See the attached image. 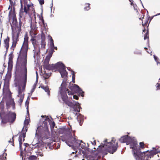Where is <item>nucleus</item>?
<instances>
[{"instance_id": "1", "label": "nucleus", "mask_w": 160, "mask_h": 160, "mask_svg": "<svg viewBox=\"0 0 160 160\" xmlns=\"http://www.w3.org/2000/svg\"><path fill=\"white\" fill-rule=\"evenodd\" d=\"M129 144L130 148L132 149L133 155L136 160H150L149 158H151L159 152L158 148L153 147L152 150L141 152L134 138H132V141Z\"/></svg>"}, {"instance_id": "2", "label": "nucleus", "mask_w": 160, "mask_h": 160, "mask_svg": "<svg viewBox=\"0 0 160 160\" xmlns=\"http://www.w3.org/2000/svg\"><path fill=\"white\" fill-rule=\"evenodd\" d=\"M66 82H62L60 88V94L61 95L62 99L63 102L68 106L72 108L74 112H79L80 109L82 108L80 106V104L77 102L73 101V102H70L68 100V97L67 95V92L68 95L70 94L68 91V90L66 88Z\"/></svg>"}, {"instance_id": "3", "label": "nucleus", "mask_w": 160, "mask_h": 160, "mask_svg": "<svg viewBox=\"0 0 160 160\" xmlns=\"http://www.w3.org/2000/svg\"><path fill=\"white\" fill-rule=\"evenodd\" d=\"M24 40L17 58L16 66H19L20 61L21 68H27V52L28 49V38L25 37Z\"/></svg>"}, {"instance_id": "4", "label": "nucleus", "mask_w": 160, "mask_h": 160, "mask_svg": "<svg viewBox=\"0 0 160 160\" xmlns=\"http://www.w3.org/2000/svg\"><path fill=\"white\" fill-rule=\"evenodd\" d=\"M66 133L65 138H62L61 140L62 141L65 142V143L70 147L72 148L74 146L77 148H79L81 142L83 143L82 140H78L77 139V137L74 134L73 135L71 132V130L69 128H66L65 130Z\"/></svg>"}, {"instance_id": "5", "label": "nucleus", "mask_w": 160, "mask_h": 160, "mask_svg": "<svg viewBox=\"0 0 160 160\" xmlns=\"http://www.w3.org/2000/svg\"><path fill=\"white\" fill-rule=\"evenodd\" d=\"M107 139H106L104 141V143H102L99 147L101 148V151L102 152L103 155H106L107 154L108 152L110 153L113 154L117 150L118 147V143H116L113 141V140H112V142H108Z\"/></svg>"}, {"instance_id": "6", "label": "nucleus", "mask_w": 160, "mask_h": 160, "mask_svg": "<svg viewBox=\"0 0 160 160\" xmlns=\"http://www.w3.org/2000/svg\"><path fill=\"white\" fill-rule=\"evenodd\" d=\"M43 67L47 70H53L58 68V71L60 73L62 78H65L68 76V73L65 69L66 67L61 62H59L55 64H50L49 63H44Z\"/></svg>"}, {"instance_id": "7", "label": "nucleus", "mask_w": 160, "mask_h": 160, "mask_svg": "<svg viewBox=\"0 0 160 160\" xmlns=\"http://www.w3.org/2000/svg\"><path fill=\"white\" fill-rule=\"evenodd\" d=\"M1 118L2 119L1 124L9 122L10 123H12L16 119V114L14 113L9 112L3 118H2L1 117Z\"/></svg>"}, {"instance_id": "8", "label": "nucleus", "mask_w": 160, "mask_h": 160, "mask_svg": "<svg viewBox=\"0 0 160 160\" xmlns=\"http://www.w3.org/2000/svg\"><path fill=\"white\" fill-rule=\"evenodd\" d=\"M22 75V79L24 81L23 85L22 87V91L25 90L26 85L27 82V68H21Z\"/></svg>"}, {"instance_id": "9", "label": "nucleus", "mask_w": 160, "mask_h": 160, "mask_svg": "<svg viewBox=\"0 0 160 160\" xmlns=\"http://www.w3.org/2000/svg\"><path fill=\"white\" fill-rule=\"evenodd\" d=\"M119 140L121 143L126 142L127 145L129 144L132 141V138L128 135L123 136L119 139Z\"/></svg>"}, {"instance_id": "10", "label": "nucleus", "mask_w": 160, "mask_h": 160, "mask_svg": "<svg viewBox=\"0 0 160 160\" xmlns=\"http://www.w3.org/2000/svg\"><path fill=\"white\" fill-rule=\"evenodd\" d=\"M49 40L50 50L49 51V52L52 54L53 52H54V49L57 50L58 48L57 47L54 46V41L51 36H50Z\"/></svg>"}, {"instance_id": "11", "label": "nucleus", "mask_w": 160, "mask_h": 160, "mask_svg": "<svg viewBox=\"0 0 160 160\" xmlns=\"http://www.w3.org/2000/svg\"><path fill=\"white\" fill-rule=\"evenodd\" d=\"M74 89L82 97L84 96V92L82 90V89L77 84H74Z\"/></svg>"}, {"instance_id": "12", "label": "nucleus", "mask_w": 160, "mask_h": 160, "mask_svg": "<svg viewBox=\"0 0 160 160\" xmlns=\"http://www.w3.org/2000/svg\"><path fill=\"white\" fill-rule=\"evenodd\" d=\"M10 105L12 106V108L13 109H15V103L13 98H11L8 101L6 102V106L8 108H9Z\"/></svg>"}, {"instance_id": "13", "label": "nucleus", "mask_w": 160, "mask_h": 160, "mask_svg": "<svg viewBox=\"0 0 160 160\" xmlns=\"http://www.w3.org/2000/svg\"><path fill=\"white\" fill-rule=\"evenodd\" d=\"M12 56H9V61L8 63V69H11L12 68Z\"/></svg>"}, {"instance_id": "14", "label": "nucleus", "mask_w": 160, "mask_h": 160, "mask_svg": "<svg viewBox=\"0 0 160 160\" xmlns=\"http://www.w3.org/2000/svg\"><path fill=\"white\" fill-rule=\"evenodd\" d=\"M11 15H12V16H16L15 12V8L14 7H13L12 8H11L9 12L8 16L9 18V20L11 18Z\"/></svg>"}, {"instance_id": "15", "label": "nucleus", "mask_w": 160, "mask_h": 160, "mask_svg": "<svg viewBox=\"0 0 160 160\" xmlns=\"http://www.w3.org/2000/svg\"><path fill=\"white\" fill-rule=\"evenodd\" d=\"M77 119L80 125H81L82 124V122L83 121V116L80 114H79V115L77 117Z\"/></svg>"}, {"instance_id": "16", "label": "nucleus", "mask_w": 160, "mask_h": 160, "mask_svg": "<svg viewBox=\"0 0 160 160\" xmlns=\"http://www.w3.org/2000/svg\"><path fill=\"white\" fill-rule=\"evenodd\" d=\"M52 54L48 52V54L47 55L44 61V63H49L51 58L52 57Z\"/></svg>"}, {"instance_id": "17", "label": "nucleus", "mask_w": 160, "mask_h": 160, "mask_svg": "<svg viewBox=\"0 0 160 160\" xmlns=\"http://www.w3.org/2000/svg\"><path fill=\"white\" fill-rule=\"evenodd\" d=\"M52 54L48 52V54L47 55L44 61V63H49L51 58L52 57Z\"/></svg>"}, {"instance_id": "18", "label": "nucleus", "mask_w": 160, "mask_h": 160, "mask_svg": "<svg viewBox=\"0 0 160 160\" xmlns=\"http://www.w3.org/2000/svg\"><path fill=\"white\" fill-rule=\"evenodd\" d=\"M52 54L48 52V54L47 55L44 61V63H49L51 58L52 57Z\"/></svg>"}, {"instance_id": "19", "label": "nucleus", "mask_w": 160, "mask_h": 160, "mask_svg": "<svg viewBox=\"0 0 160 160\" xmlns=\"http://www.w3.org/2000/svg\"><path fill=\"white\" fill-rule=\"evenodd\" d=\"M52 54L48 52V54L47 55L44 61V63H49L51 58L52 57Z\"/></svg>"}, {"instance_id": "20", "label": "nucleus", "mask_w": 160, "mask_h": 160, "mask_svg": "<svg viewBox=\"0 0 160 160\" xmlns=\"http://www.w3.org/2000/svg\"><path fill=\"white\" fill-rule=\"evenodd\" d=\"M41 88L43 89L45 91L47 92L48 95L49 96L50 95V91L49 89V88L47 86H41Z\"/></svg>"}, {"instance_id": "21", "label": "nucleus", "mask_w": 160, "mask_h": 160, "mask_svg": "<svg viewBox=\"0 0 160 160\" xmlns=\"http://www.w3.org/2000/svg\"><path fill=\"white\" fill-rule=\"evenodd\" d=\"M18 140L19 142V148L21 150V154H22V136H21V135H20L18 138Z\"/></svg>"}, {"instance_id": "22", "label": "nucleus", "mask_w": 160, "mask_h": 160, "mask_svg": "<svg viewBox=\"0 0 160 160\" xmlns=\"http://www.w3.org/2000/svg\"><path fill=\"white\" fill-rule=\"evenodd\" d=\"M47 118H48L47 117H46V118L45 119V120L44 121H42L43 122L42 126V128H44L45 129H47L48 128V122L46 121V120Z\"/></svg>"}, {"instance_id": "23", "label": "nucleus", "mask_w": 160, "mask_h": 160, "mask_svg": "<svg viewBox=\"0 0 160 160\" xmlns=\"http://www.w3.org/2000/svg\"><path fill=\"white\" fill-rule=\"evenodd\" d=\"M22 25V22L21 21V19L19 18V24H18V22H17V24H16L15 27L18 29L20 31L21 30Z\"/></svg>"}, {"instance_id": "24", "label": "nucleus", "mask_w": 160, "mask_h": 160, "mask_svg": "<svg viewBox=\"0 0 160 160\" xmlns=\"http://www.w3.org/2000/svg\"><path fill=\"white\" fill-rule=\"evenodd\" d=\"M12 24L16 26V24H17L18 22L16 16H12Z\"/></svg>"}, {"instance_id": "25", "label": "nucleus", "mask_w": 160, "mask_h": 160, "mask_svg": "<svg viewBox=\"0 0 160 160\" xmlns=\"http://www.w3.org/2000/svg\"><path fill=\"white\" fill-rule=\"evenodd\" d=\"M17 38H15L13 36H12V40L13 41L12 47L14 48L16 47L17 43Z\"/></svg>"}, {"instance_id": "26", "label": "nucleus", "mask_w": 160, "mask_h": 160, "mask_svg": "<svg viewBox=\"0 0 160 160\" xmlns=\"http://www.w3.org/2000/svg\"><path fill=\"white\" fill-rule=\"evenodd\" d=\"M24 95L23 94V95H21V96L19 97H20V99L18 102L20 106H21L22 103L23 101V99L24 98Z\"/></svg>"}, {"instance_id": "27", "label": "nucleus", "mask_w": 160, "mask_h": 160, "mask_svg": "<svg viewBox=\"0 0 160 160\" xmlns=\"http://www.w3.org/2000/svg\"><path fill=\"white\" fill-rule=\"evenodd\" d=\"M27 129H25V130H24V128H23L22 130V136L23 138H24L26 137V132L27 131Z\"/></svg>"}, {"instance_id": "28", "label": "nucleus", "mask_w": 160, "mask_h": 160, "mask_svg": "<svg viewBox=\"0 0 160 160\" xmlns=\"http://www.w3.org/2000/svg\"><path fill=\"white\" fill-rule=\"evenodd\" d=\"M72 82L73 83H75V72L73 71H72Z\"/></svg>"}, {"instance_id": "29", "label": "nucleus", "mask_w": 160, "mask_h": 160, "mask_svg": "<svg viewBox=\"0 0 160 160\" xmlns=\"http://www.w3.org/2000/svg\"><path fill=\"white\" fill-rule=\"evenodd\" d=\"M29 160H36L37 157L35 155H31L28 158Z\"/></svg>"}, {"instance_id": "30", "label": "nucleus", "mask_w": 160, "mask_h": 160, "mask_svg": "<svg viewBox=\"0 0 160 160\" xmlns=\"http://www.w3.org/2000/svg\"><path fill=\"white\" fill-rule=\"evenodd\" d=\"M133 53L134 54L138 55H141L142 54L141 51L137 49H135Z\"/></svg>"}, {"instance_id": "31", "label": "nucleus", "mask_w": 160, "mask_h": 160, "mask_svg": "<svg viewBox=\"0 0 160 160\" xmlns=\"http://www.w3.org/2000/svg\"><path fill=\"white\" fill-rule=\"evenodd\" d=\"M28 6V8H27L25 6H24V8H23V12H25L26 14H27L28 13V10L29 9V5H27Z\"/></svg>"}, {"instance_id": "32", "label": "nucleus", "mask_w": 160, "mask_h": 160, "mask_svg": "<svg viewBox=\"0 0 160 160\" xmlns=\"http://www.w3.org/2000/svg\"><path fill=\"white\" fill-rule=\"evenodd\" d=\"M22 89L21 88V87H19L18 88V95H17V96L18 97H20L21 95H22Z\"/></svg>"}, {"instance_id": "33", "label": "nucleus", "mask_w": 160, "mask_h": 160, "mask_svg": "<svg viewBox=\"0 0 160 160\" xmlns=\"http://www.w3.org/2000/svg\"><path fill=\"white\" fill-rule=\"evenodd\" d=\"M86 5H88V6H86L84 8V10H86L88 11L90 9V4L88 3H86Z\"/></svg>"}, {"instance_id": "34", "label": "nucleus", "mask_w": 160, "mask_h": 160, "mask_svg": "<svg viewBox=\"0 0 160 160\" xmlns=\"http://www.w3.org/2000/svg\"><path fill=\"white\" fill-rule=\"evenodd\" d=\"M23 8H22V10L21 9V8L20 9V12L19 14V18L21 19L22 17L23 13Z\"/></svg>"}, {"instance_id": "35", "label": "nucleus", "mask_w": 160, "mask_h": 160, "mask_svg": "<svg viewBox=\"0 0 160 160\" xmlns=\"http://www.w3.org/2000/svg\"><path fill=\"white\" fill-rule=\"evenodd\" d=\"M46 46V42L45 41H41V48H45Z\"/></svg>"}, {"instance_id": "36", "label": "nucleus", "mask_w": 160, "mask_h": 160, "mask_svg": "<svg viewBox=\"0 0 160 160\" xmlns=\"http://www.w3.org/2000/svg\"><path fill=\"white\" fill-rule=\"evenodd\" d=\"M148 32H147L144 35V40H146L148 38Z\"/></svg>"}, {"instance_id": "37", "label": "nucleus", "mask_w": 160, "mask_h": 160, "mask_svg": "<svg viewBox=\"0 0 160 160\" xmlns=\"http://www.w3.org/2000/svg\"><path fill=\"white\" fill-rule=\"evenodd\" d=\"M9 39L8 37L6 38L4 41L5 44H9Z\"/></svg>"}, {"instance_id": "38", "label": "nucleus", "mask_w": 160, "mask_h": 160, "mask_svg": "<svg viewBox=\"0 0 160 160\" xmlns=\"http://www.w3.org/2000/svg\"><path fill=\"white\" fill-rule=\"evenodd\" d=\"M30 120V119H27L26 118L24 121V124L25 125H28L29 123V121Z\"/></svg>"}, {"instance_id": "39", "label": "nucleus", "mask_w": 160, "mask_h": 160, "mask_svg": "<svg viewBox=\"0 0 160 160\" xmlns=\"http://www.w3.org/2000/svg\"><path fill=\"white\" fill-rule=\"evenodd\" d=\"M36 84H34L33 86V88H32V89L31 90V93H32L34 91L35 89L36 88Z\"/></svg>"}, {"instance_id": "40", "label": "nucleus", "mask_w": 160, "mask_h": 160, "mask_svg": "<svg viewBox=\"0 0 160 160\" xmlns=\"http://www.w3.org/2000/svg\"><path fill=\"white\" fill-rule=\"evenodd\" d=\"M83 144H81L80 145V147L81 148L83 149L85 147V144L83 142Z\"/></svg>"}, {"instance_id": "41", "label": "nucleus", "mask_w": 160, "mask_h": 160, "mask_svg": "<svg viewBox=\"0 0 160 160\" xmlns=\"http://www.w3.org/2000/svg\"><path fill=\"white\" fill-rule=\"evenodd\" d=\"M55 125V124L54 122H53L50 124V126L51 128H54Z\"/></svg>"}, {"instance_id": "42", "label": "nucleus", "mask_w": 160, "mask_h": 160, "mask_svg": "<svg viewBox=\"0 0 160 160\" xmlns=\"http://www.w3.org/2000/svg\"><path fill=\"white\" fill-rule=\"evenodd\" d=\"M45 37L44 35H41V41H45Z\"/></svg>"}, {"instance_id": "43", "label": "nucleus", "mask_w": 160, "mask_h": 160, "mask_svg": "<svg viewBox=\"0 0 160 160\" xmlns=\"http://www.w3.org/2000/svg\"><path fill=\"white\" fill-rule=\"evenodd\" d=\"M140 147L142 148H144V143L143 142H140L139 143Z\"/></svg>"}, {"instance_id": "44", "label": "nucleus", "mask_w": 160, "mask_h": 160, "mask_svg": "<svg viewBox=\"0 0 160 160\" xmlns=\"http://www.w3.org/2000/svg\"><path fill=\"white\" fill-rule=\"evenodd\" d=\"M38 1L39 2L40 4L41 5L44 4V0H38Z\"/></svg>"}, {"instance_id": "45", "label": "nucleus", "mask_w": 160, "mask_h": 160, "mask_svg": "<svg viewBox=\"0 0 160 160\" xmlns=\"http://www.w3.org/2000/svg\"><path fill=\"white\" fill-rule=\"evenodd\" d=\"M26 109H27V114L28 116V118L29 119V115L28 108V106L27 107H26Z\"/></svg>"}, {"instance_id": "46", "label": "nucleus", "mask_w": 160, "mask_h": 160, "mask_svg": "<svg viewBox=\"0 0 160 160\" xmlns=\"http://www.w3.org/2000/svg\"><path fill=\"white\" fill-rule=\"evenodd\" d=\"M29 101H28V100H26L25 102V106L26 107H28V108L29 107Z\"/></svg>"}, {"instance_id": "47", "label": "nucleus", "mask_w": 160, "mask_h": 160, "mask_svg": "<svg viewBox=\"0 0 160 160\" xmlns=\"http://www.w3.org/2000/svg\"><path fill=\"white\" fill-rule=\"evenodd\" d=\"M153 57L156 62H157V61H158L159 60L158 58L155 55H153Z\"/></svg>"}, {"instance_id": "48", "label": "nucleus", "mask_w": 160, "mask_h": 160, "mask_svg": "<svg viewBox=\"0 0 160 160\" xmlns=\"http://www.w3.org/2000/svg\"><path fill=\"white\" fill-rule=\"evenodd\" d=\"M13 138H14V136H13L12 137V142L11 140H9L8 141V142L9 143H10V142H11L12 143V145H13V146H14V145H13L12 144V143H13V142H14V140L13 139Z\"/></svg>"}, {"instance_id": "49", "label": "nucleus", "mask_w": 160, "mask_h": 160, "mask_svg": "<svg viewBox=\"0 0 160 160\" xmlns=\"http://www.w3.org/2000/svg\"><path fill=\"white\" fill-rule=\"evenodd\" d=\"M26 0H20V4H21V9L22 10V8H23L22 3V1H24L25 2Z\"/></svg>"}, {"instance_id": "50", "label": "nucleus", "mask_w": 160, "mask_h": 160, "mask_svg": "<svg viewBox=\"0 0 160 160\" xmlns=\"http://www.w3.org/2000/svg\"><path fill=\"white\" fill-rule=\"evenodd\" d=\"M73 97L74 99H75L76 100H78V97L76 95H73Z\"/></svg>"}, {"instance_id": "51", "label": "nucleus", "mask_w": 160, "mask_h": 160, "mask_svg": "<svg viewBox=\"0 0 160 160\" xmlns=\"http://www.w3.org/2000/svg\"><path fill=\"white\" fill-rule=\"evenodd\" d=\"M44 75V77L45 79L48 78L49 77V76L47 74H45Z\"/></svg>"}, {"instance_id": "52", "label": "nucleus", "mask_w": 160, "mask_h": 160, "mask_svg": "<svg viewBox=\"0 0 160 160\" xmlns=\"http://www.w3.org/2000/svg\"><path fill=\"white\" fill-rule=\"evenodd\" d=\"M42 19H41V21L42 22V23L43 25L44 26H45V23H44V20L43 19V17L42 16Z\"/></svg>"}, {"instance_id": "53", "label": "nucleus", "mask_w": 160, "mask_h": 160, "mask_svg": "<svg viewBox=\"0 0 160 160\" xmlns=\"http://www.w3.org/2000/svg\"><path fill=\"white\" fill-rule=\"evenodd\" d=\"M157 84L158 85L157 87V90L159 89L160 88V84L158 83H157Z\"/></svg>"}, {"instance_id": "54", "label": "nucleus", "mask_w": 160, "mask_h": 160, "mask_svg": "<svg viewBox=\"0 0 160 160\" xmlns=\"http://www.w3.org/2000/svg\"><path fill=\"white\" fill-rule=\"evenodd\" d=\"M9 2H10V5L11 6V7L12 8V5H13V1H12V0H10V1H9Z\"/></svg>"}, {"instance_id": "55", "label": "nucleus", "mask_w": 160, "mask_h": 160, "mask_svg": "<svg viewBox=\"0 0 160 160\" xmlns=\"http://www.w3.org/2000/svg\"><path fill=\"white\" fill-rule=\"evenodd\" d=\"M36 82H38V73L37 71H36Z\"/></svg>"}, {"instance_id": "56", "label": "nucleus", "mask_w": 160, "mask_h": 160, "mask_svg": "<svg viewBox=\"0 0 160 160\" xmlns=\"http://www.w3.org/2000/svg\"><path fill=\"white\" fill-rule=\"evenodd\" d=\"M24 145L25 146V147H26L29 146V144L28 143H24ZM25 148H25L24 149V150H25V149H26Z\"/></svg>"}, {"instance_id": "57", "label": "nucleus", "mask_w": 160, "mask_h": 160, "mask_svg": "<svg viewBox=\"0 0 160 160\" xmlns=\"http://www.w3.org/2000/svg\"><path fill=\"white\" fill-rule=\"evenodd\" d=\"M129 0L131 2L130 4L131 5H132L133 4V1L132 0Z\"/></svg>"}, {"instance_id": "58", "label": "nucleus", "mask_w": 160, "mask_h": 160, "mask_svg": "<svg viewBox=\"0 0 160 160\" xmlns=\"http://www.w3.org/2000/svg\"><path fill=\"white\" fill-rule=\"evenodd\" d=\"M67 69L69 70V71H71L72 72V69H71V68L69 67H67Z\"/></svg>"}, {"instance_id": "59", "label": "nucleus", "mask_w": 160, "mask_h": 160, "mask_svg": "<svg viewBox=\"0 0 160 160\" xmlns=\"http://www.w3.org/2000/svg\"><path fill=\"white\" fill-rule=\"evenodd\" d=\"M52 6L50 7V8H51V12H52V6H53V3H52Z\"/></svg>"}, {"instance_id": "60", "label": "nucleus", "mask_w": 160, "mask_h": 160, "mask_svg": "<svg viewBox=\"0 0 160 160\" xmlns=\"http://www.w3.org/2000/svg\"><path fill=\"white\" fill-rule=\"evenodd\" d=\"M5 47H9V44H5Z\"/></svg>"}, {"instance_id": "61", "label": "nucleus", "mask_w": 160, "mask_h": 160, "mask_svg": "<svg viewBox=\"0 0 160 160\" xmlns=\"http://www.w3.org/2000/svg\"><path fill=\"white\" fill-rule=\"evenodd\" d=\"M159 15H160V13H158L156 15H154V16H153V17H154V16H156Z\"/></svg>"}, {"instance_id": "62", "label": "nucleus", "mask_w": 160, "mask_h": 160, "mask_svg": "<svg viewBox=\"0 0 160 160\" xmlns=\"http://www.w3.org/2000/svg\"><path fill=\"white\" fill-rule=\"evenodd\" d=\"M148 21V19H147L145 21V23H146V24H147Z\"/></svg>"}, {"instance_id": "63", "label": "nucleus", "mask_w": 160, "mask_h": 160, "mask_svg": "<svg viewBox=\"0 0 160 160\" xmlns=\"http://www.w3.org/2000/svg\"><path fill=\"white\" fill-rule=\"evenodd\" d=\"M30 99V98H29V96H28V98H27V100H28V101H29Z\"/></svg>"}, {"instance_id": "64", "label": "nucleus", "mask_w": 160, "mask_h": 160, "mask_svg": "<svg viewBox=\"0 0 160 160\" xmlns=\"http://www.w3.org/2000/svg\"><path fill=\"white\" fill-rule=\"evenodd\" d=\"M147 25V24H146V23H145L144 24H142V25L143 26H146V25Z\"/></svg>"}]
</instances>
